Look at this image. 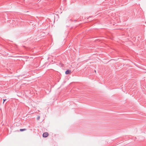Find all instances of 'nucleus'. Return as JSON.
<instances>
[{
	"instance_id": "3",
	"label": "nucleus",
	"mask_w": 146,
	"mask_h": 146,
	"mask_svg": "<svg viewBox=\"0 0 146 146\" xmlns=\"http://www.w3.org/2000/svg\"><path fill=\"white\" fill-rule=\"evenodd\" d=\"M26 129H20V131H25V130H26Z\"/></svg>"
},
{
	"instance_id": "2",
	"label": "nucleus",
	"mask_w": 146,
	"mask_h": 146,
	"mask_svg": "<svg viewBox=\"0 0 146 146\" xmlns=\"http://www.w3.org/2000/svg\"><path fill=\"white\" fill-rule=\"evenodd\" d=\"M71 71L68 70H67L65 72L66 74H68L71 73Z\"/></svg>"
},
{
	"instance_id": "1",
	"label": "nucleus",
	"mask_w": 146,
	"mask_h": 146,
	"mask_svg": "<svg viewBox=\"0 0 146 146\" xmlns=\"http://www.w3.org/2000/svg\"><path fill=\"white\" fill-rule=\"evenodd\" d=\"M48 134L47 132H44L42 134V136L44 137H46L48 136Z\"/></svg>"
},
{
	"instance_id": "4",
	"label": "nucleus",
	"mask_w": 146,
	"mask_h": 146,
	"mask_svg": "<svg viewBox=\"0 0 146 146\" xmlns=\"http://www.w3.org/2000/svg\"><path fill=\"white\" fill-rule=\"evenodd\" d=\"M40 116H38L37 117V120H38L39 119H40Z\"/></svg>"
},
{
	"instance_id": "5",
	"label": "nucleus",
	"mask_w": 146,
	"mask_h": 146,
	"mask_svg": "<svg viewBox=\"0 0 146 146\" xmlns=\"http://www.w3.org/2000/svg\"><path fill=\"white\" fill-rule=\"evenodd\" d=\"M6 100V99H3V103H4V102Z\"/></svg>"
},
{
	"instance_id": "6",
	"label": "nucleus",
	"mask_w": 146,
	"mask_h": 146,
	"mask_svg": "<svg viewBox=\"0 0 146 146\" xmlns=\"http://www.w3.org/2000/svg\"><path fill=\"white\" fill-rule=\"evenodd\" d=\"M95 72H96V71L95 70Z\"/></svg>"
}]
</instances>
